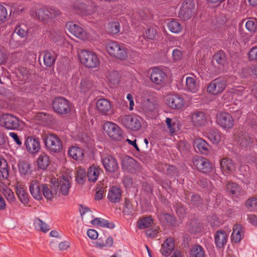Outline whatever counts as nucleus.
I'll return each instance as SVG.
<instances>
[{
  "mask_svg": "<svg viewBox=\"0 0 257 257\" xmlns=\"http://www.w3.org/2000/svg\"><path fill=\"white\" fill-rule=\"evenodd\" d=\"M81 63L85 67L95 68L99 66L100 61L98 55L93 51L83 50L78 54Z\"/></svg>",
  "mask_w": 257,
  "mask_h": 257,
  "instance_id": "obj_1",
  "label": "nucleus"
},
{
  "mask_svg": "<svg viewBox=\"0 0 257 257\" xmlns=\"http://www.w3.org/2000/svg\"><path fill=\"white\" fill-rule=\"evenodd\" d=\"M106 49L109 55L120 60L127 58L126 49L124 46L115 41H110L106 44Z\"/></svg>",
  "mask_w": 257,
  "mask_h": 257,
  "instance_id": "obj_2",
  "label": "nucleus"
},
{
  "mask_svg": "<svg viewBox=\"0 0 257 257\" xmlns=\"http://www.w3.org/2000/svg\"><path fill=\"white\" fill-rule=\"evenodd\" d=\"M234 80L233 77L223 79L218 78L212 80L207 87V91L209 93L217 95L221 93L225 88L227 84H230Z\"/></svg>",
  "mask_w": 257,
  "mask_h": 257,
  "instance_id": "obj_3",
  "label": "nucleus"
},
{
  "mask_svg": "<svg viewBox=\"0 0 257 257\" xmlns=\"http://www.w3.org/2000/svg\"><path fill=\"white\" fill-rule=\"evenodd\" d=\"M104 133L111 140L119 141L122 138V131L115 123L107 121L103 125Z\"/></svg>",
  "mask_w": 257,
  "mask_h": 257,
  "instance_id": "obj_4",
  "label": "nucleus"
},
{
  "mask_svg": "<svg viewBox=\"0 0 257 257\" xmlns=\"http://www.w3.org/2000/svg\"><path fill=\"white\" fill-rule=\"evenodd\" d=\"M196 13V7L193 0H185L182 4L178 17L183 21L191 19Z\"/></svg>",
  "mask_w": 257,
  "mask_h": 257,
  "instance_id": "obj_5",
  "label": "nucleus"
},
{
  "mask_svg": "<svg viewBox=\"0 0 257 257\" xmlns=\"http://www.w3.org/2000/svg\"><path fill=\"white\" fill-rule=\"evenodd\" d=\"M47 149L53 153H59L63 148L62 143L59 138L53 134L46 135L44 139Z\"/></svg>",
  "mask_w": 257,
  "mask_h": 257,
  "instance_id": "obj_6",
  "label": "nucleus"
},
{
  "mask_svg": "<svg viewBox=\"0 0 257 257\" xmlns=\"http://www.w3.org/2000/svg\"><path fill=\"white\" fill-rule=\"evenodd\" d=\"M0 124L7 130H18L21 125V120L11 114H4L0 116Z\"/></svg>",
  "mask_w": 257,
  "mask_h": 257,
  "instance_id": "obj_7",
  "label": "nucleus"
},
{
  "mask_svg": "<svg viewBox=\"0 0 257 257\" xmlns=\"http://www.w3.org/2000/svg\"><path fill=\"white\" fill-rule=\"evenodd\" d=\"M122 124L127 129L137 131L141 127V123L138 115H125L120 117Z\"/></svg>",
  "mask_w": 257,
  "mask_h": 257,
  "instance_id": "obj_8",
  "label": "nucleus"
},
{
  "mask_svg": "<svg viewBox=\"0 0 257 257\" xmlns=\"http://www.w3.org/2000/svg\"><path fill=\"white\" fill-rule=\"evenodd\" d=\"M245 89L243 86H238L234 88H230L223 96V100L226 102L234 100V103L238 105L240 103V100L236 99V97L241 96L245 97Z\"/></svg>",
  "mask_w": 257,
  "mask_h": 257,
  "instance_id": "obj_9",
  "label": "nucleus"
},
{
  "mask_svg": "<svg viewBox=\"0 0 257 257\" xmlns=\"http://www.w3.org/2000/svg\"><path fill=\"white\" fill-rule=\"evenodd\" d=\"M66 26L69 31L77 38L83 41H91L92 40L90 34L79 25L69 22L66 24Z\"/></svg>",
  "mask_w": 257,
  "mask_h": 257,
  "instance_id": "obj_10",
  "label": "nucleus"
},
{
  "mask_svg": "<svg viewBox=\"0 0 257 257\" xmlns=\"http://www.w3.org/2000/svg\"><path fill=\"white\" fill-rule=\"evenodd\" d=\"M165 104L174 109H180L184 107L185 101L183 98L177 94H169L165 97Z\"/></svg>",
  "mask_w": 257,
  "mask_h": 257,
  "instance_id": "obj_11",
  "label": "nucleus"
},
{
  "mask_svg": "<svg viewBox=\"0 0 257 257\" xmlns=\"http://www.w3.org/2000/svg\"><path fill=\"white\" fill-rule=\"evenodd\" d=\"M54 110L60 114H66L70 110V102L63 97H57L53 102Z\"/></svg>",
  "mask_w": 257,
  "mask_h": 257,
  "instance_id": "obj_12",
  "label": "nucleus"
},
{
  "mask_svg": "<svg viewBox=\"0 0 257 257\" xmlns=\"http://www.w3.org/2000/svg\"><path fill=\"white\" fill-rule=\"evenodd\" d=\"M216 122L225 129H230L234 125V120L231 115L227 112H222L216 115Z\"/></svg>",
  "mask_w": 257,
  "mask_h": 257,
  "instance_id": "obj_13",
  "label": "nucleus"
},
{
  "mask_svg": "<svg viewBox=\"0 0 257 257\" xmlns=\"http://www.w3.org/2000/svg\"><path fill=\"white\" fill-rule=\"evenodd\" d=\"M193 165L200 172L207 173L212 170V165L206 158L197 157L193 160Z\"/></svg>",
  "mask_w": 257,
  "mask_h": 257,
  "instance_id": "obj_14",
  "label": "nucleus"
},
{
  "mask_svg": "<svg viewBox=\"0 0 257 257\" xmlns=\"http://www.w3.org/2000/svg\"><path fill=\"white\" fill-rule=\"evenodd\" d=\"M25 145L27 151L31 154L37 153L41 149L40 143L39 139L33 137L27 138Z\"/></svg>",
  "mask_w": 257,
  "mask_h": 257,
  "instance_id": "obj_15",
  "label": "nucleus"
},
{
  "mask_svg": "<svg viewBox=\"0 0 257 257\" xmlns=\"http://www.w3.org/2000/svg\"><path fill=\"white\" fill-rule=\"evenodd\" d=\"M37 14L40 20L45 21L60 15V12L56 9H48L42 8L38 10Z\"/></svg>",
  "mask_w": 257,
  "mask_h": 257,
  "instance_id": "obj_16",
  "label": "nucleus"
},
{
  "mask_svg": "<svg viewBox=\"0 0 257 257\" xmlns=\"http://www.w3.org/2000/svg\"><path fill=\"white\" fill-rule=\"evenodd\" d=\"M191 122L194 126H200L204 125L206 122V116L202 111H195L190 114Z\"/></svg>",
  "mask_w": 257,
  "mask_h": 257,
  "instance_id": "obj_17",
  "label": "nucleus"
},
{
  "mask_svg": "<svg viewBox=\"0 0 257 257\" xmlns=\"http://www.w3.org/2000/svg\"><path fill=\"white\" fill-rule=\"evenodd\" d=\"M101 161L104 168L107 171L112 172L117 169V162L111 156L107 155L102 157Z\"/></svg>",
  "mask_w": 257,
  "mask_h": 257,
  "instance_id": "obj_18",
  "label": "nucleus"
},
{
  "mask_svg": "<svg viewBox=\"0 0 257 257\" xmlns=\"http://www.w3.org/2000/svg\"><path fill=\"white\" fill-rule=\"evenodd\" d=\"M29 189L34 199L37 200H41L43 199L42 186H40L38 181L33 180L29 186Z\"/></svg>",
  "mask_w": 257,
  "mask_h": 257,
  "instance_id": "obj_19",
  "label": "nucleus"
},
{
  "mask_svg": "<svg viewBox=\"0 0 257 257\" xmlns=\"http://www.w3.org/2000/svg\"><path fill=\"white\" fill-rule=\"evenodd\" d=\"M96 108L99 113L106 115L111 109V104L108 99L100 98L96 103Z\"/></svg>",
  "mask_w": 257,
  "mask_h": 257,
  "instance_id": "obj_20",
  "label": "nucleus"
},
{
  "mask_svg": "<svg viewBox=\"0 0 257 257\" xmlns=\"http://www.w3.org/2000/svg\"><path fill=\"white\" fill-rule=\"evenodd\" d=\"M244 236V230L242 225L235 224L233 227V231L231 235L232 242L237 243L239 242Z\"/></svg>",
  "mask_w": 257,
  "mask_h": 257,
  "instance_id": "obj_21",
  "label": "nucleus"
},
{
  "mask_svg": "<svg viewBox=\"0 0 257 257\" xmlns=\"http://www.w3.org/2000/svg\"><path fill=\"white\" fill-rule=\"evenodd\" d=\"M121 191L120 188L116 186H112L108 191L107 198L112 203H118L121 199Z\"/></svg>",
  "mask_w": 257,
  "mask_h": 257,
  "instance_id": "obj_22",
  "label": "nucleus"
},
{
  "mask_svg": "<svg viewBox=\"0 0 257 257\" xmlns=\"http://www.w3.org/2000/svg\"><path fill=\"white\" fill-rule=\"evenodd\" d=\"M166 77V73L158 68L153 69L151 74V79L156 84H161Z\"/></svg>",
  "mask_w": 257,
  "mask_h": 257,
  "instance_id": "obj_23",
  "label": "nucleus"
},
{
  "mask_svg": "<svg viewBox=\"0 0 257 257\" xmlns=\"http://www.w3.org/2000/svg\"><path fill=\"white\" fill-rule=\"evenodd\" d=\"M228 238L227 233L224 230H220L216 232L215 236V243L218 248L223 247L226 243Z\"/></svg>",
  "mask_w": 257,
  "mask_h": 257,
  "instance_id": "obj_24",
  "label": "nucleus"
},
{
  "mask_svg": "<svg viewBox=\"0 0 257 257\" xmlns=\"http://www.w3.org/2000/svg\"><path fill=\"white\" fill-rule=\"evenodd\" d=\"M16 194L18 198L24 205H26L29 202V195L26 191L24 186L18 184L16 187Z\"/></svg>",
  "mask_w": 257,
  "mask_h": 257,
  "instance_id": "obj_25",
  "label": "nucleus"
},
{
  "mask_svg": "<svg viewBox=\"0 0 257 257\" xmlns=\"http://www.w3.org/2000/svg\"><path fill=\"white\" fill-rule=\"evenodd\" d=\"M194 148L198 149L202 154L207 155L209 152V145L202 139H195L194 141Z\"/></svg>",
  "mask_w": 257,
  "mask_h": 257,
  "instance_id": "obj_26",
  "label": "nucleus"
},
{
  "mask_svg": "<svg viewBox=\"0 0 257 257\" xmlns=\"http://www.w3.org/2000/svg\"><path fill=\"white\" fill-rule=\"evenodd\" d=\"M57 55L54 51L47 50L44 54V63L47 67H51L54 64Z\"/></svg>",
  "mask_w": 257,
  "mask_h": 257,
  "instance_id": "obj_27",
  "label": "nucleus"
},
{
  "mask_svg": "<svg viewBox=\"0 0 257 257\" xmlns=\"http://www.w3.org/2000/svg\"><path fill=\"white\" fill-rule=\"evenodd\" d=\"M220 166L222 172L225 175H228L232 172L235 168L232 160L226 158H224L221 161Z\"/></svg>",
  "mask_w": 257,
  "mask_h": 257,
  "instance_id": "obj_28",
  "label": "nucleus"
},
{
  "mask_svg": "<svg viewBox=\"0 0 257 257\" xmlns=\"http://www.w3.org/2000/svg\"><path fill=\"white\" fill-rule=\"evenodd\" d=\"M174 240L172 238H167L162 244L161 252L164 256H168L174 248Z\"/></svg>",
  "mask_w": 257,
  "mask_h": 257,
  "instance_id": "obj_29",
  "label": "nucleus"
},
{
  "mask_svg": "<svg viewBox=\"0 0 257 257\" xmlns=\"http://www.w3.org/2000/svg\"><path fill=\"white\" fill-rule=\"evenodd\" d=\"M186 89L191 92L196 93L199 89V83L195 79L194 77L187 76L186 78Z\"/></svg>",
  "mask_w": 257,
  "mask_h": 257,
  "instance_id": "obj_30",
  "label": "nucleus"
},
{
  "mask_svg": "<svg viewBox=\"0 0 257 257\" xmlns=\"http://www.w3.org/2000/svg\"><path fill=\"white\" fill-rule=\"evenodd\" d=\"M100 169L95 165L90 166L87 171V177L90 182H95L98 178L100 173Z\"/></svg>",
  "mask_w": 257,
  "mask_h": 257,
  "instance_id": "obj_31",
  "label": "nucleus"
},
{
  "mask_svg": "<svg viewBox=\"0 0 257 257\" xmlns=\"http://www.w3.org/2000/svg\"><path fill=\"white\" fill-rule=\"evenodd\" d=\"M226 189L233 197H237L243 194L241 188L236 183H228L226 184Z\"/></svg>",
  "mask_w": 257,
  "mask_h": 257,
  "instance_id": "obj_32",
  "label": "nucleus"
},
{
  "mask_svg": "<svg viewBox=\"0 0 257 257\" xmlns=\"http://www.w3.org/2000/svg\"><path fill=\"white\" fill-rule=\"evenodd\" d=\"M68 154L75 160H81L83 157V150L78 147H71L69 149Z\"/></svg>",
  "mask_w": 257,
  "mask_h": 257,
  "instance_id": "obj_33",
  "label": "nucleus"
},
{
  "mask_svg": "<svg viewBox=\"0 0 257 257\" xmlns=\"http://www.w3.org/2000/svg\"><path fill=\"white\" fill-rule=\"evenodd\" d=\"M91 224L99 227L112 229L114 227V224L112 222H108L107 220L101 218H95L91 221Z\"/></svg>",
  "mask_w": 257,
  "mask_h": 257,
  "instance_id": "obj_34",
  "label": "nucleus"
},
{
  "mask_svg": "<svg viewBox=\"0 0 257 257\" xmlns=\"http://www.w3.org/2000/svg\"><path fill=\"white\" fill-rule=\"evenodd\" d=\"M37 163L39 168L43 170L46 169L50 163L48 156L45 153L41 154L37 159Z\"/></svg>",
  "mask_w": 257,
  "mask_h": 257,
  "instance_id": "obj_35",
  "label": "nucleus"
},
{
  "mask_svg": "<svg viewBox=\"0 0 257 257\" xmlns=\"http://www.w3.org/2000/svg\"><path fill=\"white\" fill-rule=\"evenodd\" d=\"M80 213L83 221L85 223H91V221L94 219L92 212L89 208L81 207L80 209Z\"/></svg>",
  "mask_w": 257,
  "mask_h": 257,
  "instance_id": "obj_36",
  "label": "nucleus"
},
{
  "mask_svg": "<svg viewBox=\"0 0 257 257\" xmlns=\"http://www.w3.org/2000/svg\"><path fill=\"white\" fill-rule=\"evenodd\" d=\"M9 170L6 161L3 158H0V180H4L9 177Z\"/></svg>",
  "mask_w": 257,
  "mask_h": 257,
  "instance_id": "obj_37",
  "label": "nucleus"
},
{
  "mask_svg": "<svg viewBox=\"0 0 257 257\" xmlns=\"http://www.w3.org/2000/svg\"><path fill=\"white\" fill-rule=\"evenodd\" d=\"M189 256L190 257H204L205 251L201 246L195 245L191 248Z\"/></svg>",
  "mask_w": 257,
  "mask_h": 257,
  "instance_id": "obj_38",
  "label": "nucleus"
},
{
  "mask_svg": "<svg viewBox=\"0 0 257 257\" xmlns=\"http://www.w3.org/2000/svg\"><path fill=\"white\" fill-rule=\"evenodd\" d=\"M60 190L63 195L68 194L70 183L67 178L63 177L59 181Z\"/></svg>",
  "mask_w": 257,
  "mask_h": 257,
  "instance_id": "obj_39",
  "label": "nucleus"
},
{
  "mask_svg": "<svg viewBox=\"0 0 257 257\" xmlns=\"http://www.w3.org/2000/svg\"><path fill=\"white\" fill-rule=\"evenodd\" d=\"M167 27L171 32L176 34L181 32L183 29L181 25L176 20H172L168 22Z\"/></svg>",
  "mask_w": 257,
  "mask_h": 257,
  "instance_id": "obj_40",
  "label": "nucleus"
},
{
  "mask_svg": "<svg viewBox=\"0 0 257 257\" xmlns=\"http://www.w3.org/2000/svg\"><path fill=\"white\" fill-rule=\"evenodd\" d=\"M235 141L242 147H246L252 143V140L249 137L244 135L237 136L235 138Z\"/></svg>",
  "mask_w": 257,
  "mask_h": 257,
  "instance_id": "obj_41",
  "label": "nucleus"
},
{
  "mask_svg": "<svg viewBox=\"0 0 257 257\" xmlns=\"http://www.w3.org/2000/svg\"><path fill=\"white\" fill-rule=\"evenodd\" d=\"M207 137L214 144H217L221 139L220 132L216 129L209 130L207 132Z\"/></svg>",
  "mask_w": 257,
  "mask_h": 257,
  "instance_id": "obj_42",
  "label": "nucleus"
},
{
  "mask_svg": "<svg viewBox=\"0 0 257 257\" xmlns=\"http://www.w3.org/2000/svg\"><path fill=\"white\" fill-rule=\"evenodd\" d=\"M156 108L155 104L150 99H147V101H144L142 105V111L147 114L152 112Z\"/></svg>",
  "mask_w": 257,
  "mask_h": 257,
  "instance_id": "obj_43",
  "label": "nucleus"
},
{
  "mask_svg": "<svg viewBox=\"0 0 257 257\" xmlns=\"http://www.w3.org/2000/svg\"><path fill=\"white\" fill-rule=\"evenodd\" d=\"M34 225L37 230L46 232L50 230L49 226L40 219L37 218L34 220Z\"/></svg>",
  "mask_w": 257,
  "mask_h": 257,
  "instance_id": "obj_44",
  "label": "nucleus"
},
{
  "mask_svg": "<svg viewBox=\"0 0 257 257\" xmlns=\"http://www.w3.org/2000/svg\"><path fill=\"white\" fill-rule=\"evenodd\" d=\"M19 169L22 175L25 176L31 173L30 165L27 162H21L19 164Z\"/></svg>",
  "mask_w": 257,
  "mask_h": 257,
  "instance_id": "obj_45",
  "label": "nucleus"
},
{
  "mask_svg": "<svg viewBox=\"0 0 257 257\" xmlns=\"http://www.w3.org/2000/svg\"><path fill=\"white\" fill-rule=\"evenodd\" d=\"M42 195L47 200H52L54 195H56L57 192L54 191L53 192L49 188L46 184L42 185Z\"/></svg>",
  "mask_w": 257,
  "mask_h": 257,
  "instance_id": "obj_46",
  "label": "nucleus"
},
{
  "mask_svg": "<svg viewBox=\"0 0 257 257\" xmlns=\"http://www.w3.org/2000/svg\"><path fill=\"white\" fill-rule=\"evenodd\" d=\"M63 34L60 31H54L50 34V39L60 44L63 41Z\"/></svg>",
  "mask_w": 257,
  "mask_h": 257,
  "instance_id": "obj_47",
  "label": "nucleus"
},
{
  "mask_svg": "<svg viewBox=\"0 0 257 257\" xmlns=\"http://www.w3.org/2000/svg\"><path fill=\"white\" fill-rule=\"evenodd\" d=\"M107 79L110 83L113 85H116L119 82V75L117 71H112L109 72L107 76Z\"/></svg>",
  "mask_w": 257,
  "mask_h": 257,
  "instance_id": "obj_48",
  "label": "nucleus"
},
{
  "mask_svg": "<svg viewBox=\"0 0 257 257\" xmlns=\"http://www.w3.org/2000/svg\"><path fill=\"white\" fill-rule=\"evenodd\" d=\"M245 206L250 211L257 210V198L251 197L247 199L245 202Z\"/></svg>",
  "mask_w": 257,
  "mask_h": 257,
  "instance_id": "obj_49",
  "label": "nucleus"
},
{
  "mask_svg": "<svg viewBox=\"0 0 257 257\" xmlns=\"http://www.w3.org/2000/svg\"><path fill=\"white\" fill-rule=\"evenodd\" d=\"M153 223V219L148 216L141 219L138 223V227L140 229H144L150 227Z\"/></svg>",
  "mask_w": 257,
  "mask_h": 257,
  "instance_id": "obj_50",
  "label": "nucleus"
},
{
  "mask_svg": "<svg viewBox=\"0 0 257 257\" xmlns=\"http://www.w3.org/2000/svg\"><path fill=\"white\" fill-rule=\"evenodd\" d=\"M166 123L171 134H172L178 130V124L171 118L169 117L166 118Z\"/></svg>",
  "mask_w": 257,
  "mask_h": 257,
  "instance_id": "obj_51",
  "label": "nucleus"
},
{
  "mask_svg": "<svg viewBox=\"0 0 257 257\" xmlns=\"http://www.w3.org/2000/svg\"><path fill=\"white\" fill-rule=\"evenodd\" d=\"M86 179V172L84 169L78 168L76 175V180L77 183L82 184Z\"/></svg>",
  "mask_w": 257,
  "mask_h": 257,
  "instance_id": "obj_52",
  "label": "nucleus"
},
{
  "mask_svg": "<svg viewBox=\"0 0 257 257\" xmlns=\"http://www.w3.org/2000/svg\"><path fill=\"white\" fill-rule=\"evenodd\" d=\"M92 84L89 79H83L80 83V90L83 92H86L92 87Z\"/></svg>",
  "mask_w": 257,
  "mask_h": 257,
  "instance_id": "obj_53",
  "label": "nucleus"
},
{
  "mask_svg": "<svg viewBox=\"0 0 257 257\" xmlns=\"http://www.w3.org/2000/svg\"><path fill=\"white\" fill-rule=\"evenodd\" d=\"M107 29L109 33L113 34H117L120 31L119 23L117 22L109 23Z\"/></svg>",
  "mask_w": 257,
  "mask_h": 257,
  "instance_id": "obj_54",
  "label": "nucleus"
},
{
  "mask_svg": "<svg viewBox=\"0 0 257 257\" xmlns=\"http://www.w3.org/2000/svg\"><path fill=\"white\" fill-rule=\"evenodd\" d=\"M159 218L161 222L173 224L174 222V217L169 214L162 213L159 215Z\"/></svg>",
  "mask_w": 257,
  "mask_h": 257,
  "instance_id": "obj_55",
  "label": "nucleus"
},
{
  "mask_svg": "<svg viewBox=\"0 0 257 257\" xmlns=\"http://www.w3.org/2000/svg\"><path fill=\"white\" fill-rule=\"evenodd\" d=\"M214 60L217 62V64L223 67L225 62V56L223 53L220 52L214 55Z\"/></svg>",
  "mask_w": 257,
  "mask_h": 257,
  "instance_id": "obj_56",
  "label": "nucleus"
},
{
  "mask_svg": "<svg viewBox=\"0 0 257 257\" xmlns=\"http://www.w3.org/2000/svg\"><path fill=\"white\" fill-rule=\"evenodd\" d=\"M25 26L24 25H17L15 29V32L17 33L21 38L26 36L27 30L24 29Z\"/></svg>",
  "mask_w": 257,
  "mask_h": 257,
  "instance_id": "obj_57",
  "label": "nucleus"
},
{
  "mask_svg": "<svg viewBox=\"0 0 257 257\" xmlns=\"http://www.w3.org/2000/svg\"><path fill=\"white\" fill-rule=\"evenodd\" d=\"M156 35V30L154 28H149L145 32V37L148 39L152 40L155 38Z\"/></svg>",
  "mask_w": 257,
  "mask_h": 257,
  "instance_id": "obj_58",
  "label": "nucleus"
},
{
  "mask_svg": "<svg viewBox=\"0 0 257 257\" xmlns=\"http://www.w3.org/2000/svg\"><path fill=\"white\" fill-rule=\"evenodd\" d=\"M249 91V93L254 96L255 98H257V83L253 84L251 85L248 89H245V96H246V93L248 91Z\"/></svg>",
  "mask_w": 257,
  "mask_h": 257,
  "instance_id": "obj_59",
  "label": "nucleus"
},
{
  "mask_svg": "<svg viewBox=\"0 0 257 257\" xmlns=\"http://www.w3.org/2000/svg\"><path fill=\"white\" fill-rule=\"evenodd\" d=\"M8 201L13 202L15 200V197L13 192L11 189L7 190V191L4 194Z\"/></svg>",
  "mask_w": 257,
  "mask_h": 257,
  "instance_id": "obj_60",
  "label": "nucleus"
},
{
  "mask_svg": "<svg viewBox=\"0 0 257 257\" xmlns=\"http://www.w3.org/2000/svg\"><path fill=\"white\" fill-rule=\"evenodd\" d=\"M8 17V12L6 8L0 5V21H5Z\"/></svg>",
  "mask_w": 257,
  "mask_h": 257,
  "instance_id": "obj_61",
  "label": "nucleus"
},
{
  "mask_svg": "<svg viewBox=\"0 0 257 257\" xmlns=\"http://www.w3.org/2000/svg\"><path fill=\"white\" fill-rule=\"evenodd\" d=\"M248 58L250 60L257 59V46L252 48L248 53Z\"/></svg>",
  "mask_w": 257,
  "mask_h": 257,
  "instance_id": "obj_62",
  "label": "nucleus"
},
{
  "mask_svg": "<svg viewBox=\"0 0 257 257\" xmlns=\"http://www.w3.org/2000/svg\"><path fill=\"white\" fill-rule=\"evenodd\" d=\"M245 27L249 31L253 32L256 29V26L253 21L251 20L247 21L245 23Z\"/></svg>",
  "mask_w": 257,
  "mask_h": 257,
  "instance_id": "obj_63",
  "label": "nucleus"
},
{
  "mask_svg": "<svg viewBox=\"0 0 257 257\" xmlns=\"http://www.w3.org/2000/svg\"><path fill=\"white\" fill-rule=\"evenodd\" d=\"M132 205L130 202V201L128 199H125L124 204L123 211L127 213H130L132 212Z\"/></svg>",
  "mask_w": 257,
  "mask_h": 257,
  "instance_id": "obj_64",
  "label": "nucleus"
}]
</instances>
